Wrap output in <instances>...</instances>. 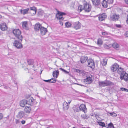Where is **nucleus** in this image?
<instances>
[{"label": "nucleus", "instance_id": "1", "mask_svg": "<svg viewBox=\"0 0 128 128\" xmlns=\"http://www.w3.org/2000/svg\"><path fill=\"white\" fill-rule=\"evenodd\" d=\"M14 35L18 39H19L20 41H22L23 37L21 35V32L18 29H14L12 30Z\"/></svg>", "mask_w": 128, "mask_h": 128}, {"label": "nucleus", "instance_id": "2", "mask_svg": "<svg viewBox=\"0 0 128 128\" xmlns=\"http://www.w3.org/2000/svg\"><path fill=\"white\" fill-rule=\"evenodd\" d=\"M26 100L27 104L31 106H33L37 103L36 100L34 99L32 97H29Z\"/></svg>", "mask_w": 128, "mask_h": 128}, {"label": "nucleus", "instance_id": "3", "mask_svg": "<svg viewBox=\"0 0 128 128\" xmlns=\"http://www.w3.org/2000/svg\"><path fill=\"white\" fill-rule=\"evenodd\" d=\"M15 40L13 43V45L15 47L18 49H20L22 48V46L21 43L22 41H21L19 39Z\"/></svg>", "mask_w": 128, "mask_h": 128}, {"label": "nucleus", "instance_id": "4", "mask_svg": "<svg viewBox=\"0 0 128 128\" xmlns=\"http://www.w3.org/2000/svg\"><path fill=\"white\" fill-rule=\"evenodd\" d=\"M112 82L106 80L103 81H100L98 82V84L100 87H104L111 84Z\"/></svg>", "mask_w": 128, "mask_h": 128}, {"label": "nucleus", "instance_id": "5", "mask_svg": "<svg viewBox=\"0 0 128 128\" xmlns=\"http://www.w3.org/2000/svg\"><path fill=\"white\" fill-rule=\"evenodd\" d=\"M84 8L85 12H89L90 11L92 8L91 5L86 2L84 4Z\"/></svg>", "mask_w": 128, "mask_h": 128}, {"label": "nucleus", "instance_id": "6", "mask_svg": "<svg viewBox=\"0 0 128 128\" xmlns=\"http://www.w3.org/2000/svg\"><path fill=\"white\" fill-rule=\"evenodd\" d=\"M93 5L95 7H100L101 5L100 0H92Z\"/></svg>", "mask_w": 128, "mask_h": 128}, {"label": "nucleus", "instance_id": "7", "mask_svg": "<svg viewBox=\"0 0 128 128\" xmlns=\"http://www.w3.org/2000/svg\"><path fill=\"white\" fill-rule=\"evenodd\" d=\"M120 79L121 80H125L127 81L128 80V74L126 73L125 72H123L122 74H120Z\"/></svg>", "mask_w": 128, "mask_h": 128}, {"label": "nucleus", "instance_id": "8", "mask_svg": "<svg viewBox=\"0 0 128 128\" xmlns=\"http://www.w3.org/2000/svg\"><path fill=\"white\" fill-rule=\"evenodd\" d=\"M88 66L91 68H94L95 64L93 60L90 58L88 60Z\"/></svg>", "mask_w": 128, "mask_h": 128}, {"label": "nucleus", "instance_id": "9", "mask_svg": "<svg viewBox=\"0 0 128 128\" xmlns=\"http://www.w3.org/2000/svg\"><path fill=\"white\" fill-rule=\"evenodd\" d=\"M40 34L42 36H44L45 35L46 32H48V30L46 28H44V27L42 26L41 27L40 30Z\"/></svg>", "mask_w": 128, "mask_h": 128}, {"label": "nucleus", "instance_id": "10", "mask_svg": "<svg viewBox=\"0 0 128 128\" xmlns=\"http://www.w3.org/2000/svg\"><path fill=\"white\" fill-rule=\"evenodd\" d=\"M72 27L76 30L80 28L81 26L80 23L78 22H73L72 23Z\"/></svg>", "mask_w": 128, "mask_h": 128}, {"label": "nucleus", "instance_id": "11", "mask_svg": "<svg viewBox=\"0 0 128 128\" xmlns=\"http://www.w3.org/2000/svg\"><path fill=\"white\" fill-rule=\"evenodd\" d=\"M0 29L3 31L7 30L8 26L5 23L3 22L0 24Z\"/></svg>", "mask_w": 128, "mask_h": 128}, {"label": "nucleus", "instance_id": "12", "mask_svg": "<svg viewBox=\"0 0 128 128\" xmlns=\"http://www.w3.org/2000/svg\"><path fill=\"white\" fill-rule=\"evenodd\" d=\"M107 17L106 14L104 13L99 15L98 16V19L100 21H102L105 19Z\"/></svg>", "mask_w": 128, "mask_h": 128}, {"label": "nucleus", "instance_id": "13", "mask_svg": "<svg viewBox=\"0 0 128 128\" xmlns=\"http://www.w3.org/2000/svg\"><path fill=\"white\" fill-rule=\"evenodd\" d=\"M79 108L80 111H82L84 113L87 112V109L86 107V105L84 104H82L79 106Z\"/></svg>", "mask_w": 128, "mask_h": 128}, {"label": "nucleus", "instance_id": "14", "mask_svg": "<svg viewBox=\"0 0 128 128\" xmlns=\"http://www.w3.org/2000/svg\"><path fill=\"white\" fill-rule=\"evenodd\" d=\"M92 82V80L91 77L90 76L87 77L84 80V82L85 84H90Z\"/></svg>", "mask_w": 128, "mask_h": 128}, {"label": "nucleus", "instance_id": "15", "mask_svg": "<svg viewBox=\"0 0 128 128\" xmlns=\"http://www.w3.org/2000/svg\"><path fill=\"white\" fill-rule=\"evenodd\" d=\"M25 116L24 112L23 111H21L19 112L16 115V117L19 118H24Z\"/></svg>", "mask_w": 128, "mask_h": 128}, {"label": "nucleus", "instance_id": "16", "mask_svg": "<svg viewBox=\"0 0 128 128\" xmlns=\"http://www.w3.org/2000/svg\"><path fill=\"white\" fill-rule=\"evenodd\" d=\"M120 17L119 15L114 14L112 16V21L116 22L118 20Z\"/></svg>", "mask_w": 128, "mask_h": 128}, {"label": "nucleus", "instance_id": "17", "mask_svg": "<svg viewBox=\"0 0 128 128\" xmlns=\"http://www.w3.org/2000/svg\"><path fill=\"white\" fill-rule=\"evenodd\" d=\"M42 25L39 23L36 24L35 25L34 29L36 31H38L40 30L41 27H42Z\"/></svg>", "mask_w": 128, "mask_h": 128}, {"label": "nucleus", "instance_id": "18", "mask_svg": "<svg viewBox=\"0 0 128 128\" xmlns=\"http://www.w3.org/2000/svg\"><path fill=\"white\" fill-rule=\"evenodd\" d=\"M112 47L116 50H118L120 49L119 45L116 42H114L112 44Z\"/></svg>", "mask_w": 128, "mask_h": 128}, {"label": "nucleus", "instance_id": "19", "mask_svg": "<svg viewBox=\"0 0 128 128\" xmlns=\"http://www.w3.org/2000/svg\"><path fill=\"white\" fill-rule=\"evenodd\" d=\"M88 58L87 56H83L81 57L80 60L82 64L85 63L88 60Z\"/></svg>", "mask_w": 128, "mask_h": 128}, {"label": "nucleus", "instance_id": "20", "mask_svg": "<svg viewBox=\"0 0 128 128\" xmlns=\"http://www.w3.org/2000/svg\"><path fill=\"white\" fill-rule=\"evenodd\" d=\"M69 104H68L67 102H65L63 104V106L64 110H67L69 107Z\"/></svg>", "mask_w": 128, "mask_h": 128}, {"label": "nucleus", "instance_id": "21", "mask_svg": "<svg viewBox=\"0 0 128 128\" xmlns=\"http://www.w3.org/2000/svg\"><path fill=\"white\" fill-rule=\"evenodd\" d=\"M22 26L23 28L26 30H28V24L27 22H22Z\"/></svg>", "mask_w": 128, "mask_h": 128}, {"label": "nucleus", "instance_id": "22", "mask_svg": "<svg viewBox=\"0 0 128 128\" xmlns=\"http://www.w3.org/2000/svg\"><path fill=\"white\" fill-rule=\"evenodd\" d=\"M119 66V65L117 63H115L112 65V72L116 71Z\"/></svg>", "mask_w": 128, "mask_h": 128}, {"label": "nucleus", "instance_id": "23", "mask_svg": "<svg viewBox=\"0 0 128 128\" xmlns=\"http://www.w3.org/2000/svg\"><path fill=\"white\" fill-rule=\"evenodd\" d=\"M59 74V71L58 70H56L55 71L53 72L52 75L54 78L56 77V78H57Z\"/></svg>", "mask_w": 128, "mask_h": 128}, {"label": "nucleus", "instance_id": "24", "mask_svg": "<svg viewBox=\"0 0 128 128\" xmlns=\"http://www.w3.org/2000/svg\"><path fill=\"white\" fill-rule=\"evenodd\" d=\"M30 10H33L34 11V12L33 13H31V14L32 16L35 15L37 9L36 8L35 6H33L30 7Z\"/></svg>", "mask_w": 128, "mask_h": 128}, {"label": "nucleus", "instance_id": "25", "mask_svg": "<svg viewBox=\"0 0 128 128\" xmlns=\"http://www.w3.org/2000/svg\"><path fill=\"white\" fill-rule=\"evenodd\" d=\"M20 105L22 107H24L26 104H27L26 100H23L20 102Z\"/></svg>", "mask_w": 128, "mask_h": 128}, {"label": "nucleus", "instance_id": "26", "mask_svg": "<svg viewBox=\"0 0 128 128\" xmlns=\"http://www.w3.org/2000/svg\"><path fill=\"white\" fill-rule=\"evenodd\" d=\"M29 10V9L28 8L24 9L23 10L21 9L20 11V13L21 14H23L24 15L27 14L28 13Z\"/></svg>", "mask_w": 128, "mask_h": 128}, {"label": "nucleus", "instance_id": "27", "mask_svg": "<svg viewBox=\"0 0 128 128\" xmlns=\"http://www.w3.org/2000/svg\"><path fill=\"white\" fill-rule=\"evenodd\" d=\"M108 3L106 1V0H103L101 3L102 6L104 8H106L107 7Z\"/></svg>", "mask_w": 128, "mask_h": 128}, {"label": "nucleus", "instance_id": "28", "mask_svg": "<svg viewBox=\"0 0 128 128\" xmlns=\"http://www.w3.org/2000/svg\"><path fill=\"white\" fill-rule=\"evenodd\" d=\"M31 110V108L28 106H26L24 109V111L27 113H30Z\"/></svg>", "mask_w": 128, "mask_h": 128}, {"label": "nucleus", "instance_id": "29", "mask_svg": "<svg viewBox=\"0 0 128 128\" xmlns=\"http://www.w3.org/2000/svg\"><path fill=\"white\" fill-rule=\"evenodd\" d=\"M118 72L119 74H120L123 72H125L123 68H122L120 67L118 68Z\"/></svg>", "mask_w": 128, "mask_h": 128}, {"label": "nucleus", "instance_id": "30", "mask_svg": "<svg viewBox=\"0 0 128 128\" xmlns=\"http://www.w3.org/2000/svg\"><path fill=\"white\" fill-rule=\"evenodd\" d=\"M81 117L84 120L86 119H88L89 118L88 115L86 114H82L81 115Z\"/></svg>", "mask_w": 128, "mask_h": 128}, {"label": "nucleus", "instance_id": "31", "mask_svg": "<svg viewBox=\"0 0 128 128\" xmlns=\"http://www.w3.org/2000/svg\"><path fill=\"white\" fill-rule=\"evenodd\" d=\"M107 60L106 59H103L101 62L102 66H105L107 64Z\"/></svg>", "mask_w": 128, "mask_h": 128}, {"label": "nucleus", "instance_id": "32", "mask_svg": "<svg viewBox=\"0 0 128 128\" xmlns=\"http://www.w3.org/2000/svg\"><path fill=\"white\" fill-rule=\"evenodd\" d=\"M73 110L74 112H79L80 110L79 106H75L73 107Z\"/></svg>", "mask_w": 128, "mask_h": 128}, {"label": "nucleus", "instance_id": "33", "mask_svg": "<svg viewBox=\"0 0 128 128\" xmlns=\"http://www.w3.org/2000/svg\"><path fill=\"white\" fill-rule=\"evenodd\" d=\"M65 25L66 27L68 28L71 26L72 24L70 22H68L65 23Z\"/></svg>", "mask_w": 128, "mask_h": 128}, {"label": "nucleus", "instance_id": "34", "mask_svg": "<svg viewBox=\"0 0 128 128\" xmlns=\"http://www.w3.org/2000/svg\"><path fill=\"white\" fill-rule=\"evenodd\" d=\"M66 14L64 12L58 11V13L56 14V16H58V15H59V16H62L63 15H65Z\"/></svg>", "mask_w": 128, "mask_h": 128}, {"label": "nucleus", "instance_id": "35", "mask_svg": "<svg viewBox=\"0 0 128 128\" xmlns=\"http://www.w3.org/2000/svg\"><path fill=\"white\" fill-rule=\"evenodd\" d=\"M28 64V65H32L33 64V60L32 59H28L27 60Z\"/></svg>", "mask_w": 128, "mask_h": 128}, {"label": "nucleus", "instance_id": "36", "mask_svg": "<svg viewBox=\"0 0 128 128\" xmlns=\"http://www.w3.org/2000/svg\"><path fill=\"white\" fill-rule=\"evenodd\" d=\"M78 10H80V12H81L82 10H84V6H83L81 5H80L78 6Z\"/></svg>", "mask_w": 128, "mask_h": 128}, {"label": "nucleus", "instance_id": "37", "mask_svg": "<svg viewBox=\"0 0 128 128\" xmlns=\"http://www.w3.org/2000/svg\"><path fill=\"white\" fill-rule=\"evenodd\" d=\"M102 44V42L101 40L99 38L98 40V46H100Z\"/></svg>", "mask_w": 128, "mask_h": 128}, {"label": "nucleus", "instance_id": "38", "mask_svg": "<svg viewBox=\"0 0 128 128\" xmlns=\"http://www.w3.org/2000/svg\"><path fill=\"white\" fill-rule=\"evenodd\" d=\"M38 14L39 16L43 15L44 14V12L43 10H40L38 12Z\"/></svg>", "mask_w": 128, "mask_h": 128}, {"label": "nucleus", "instance_id": "39", "mask_svg": "<svg viewBox=\"0 0 128 128\" xmlns=\"http://www.w3.org/2000/svg\"><path fill=\"white\" fill-rule=\"evenodd\" d=\"M98 124L102 127L105 126V124L104 122H98Z\"/></svg>", "mask_w": 128, "mask_h": 128}, {"label": "nucleus", "instance_id": "40", "mask_svg": "<svg viewBox=\"0 0 128 128\" xmlns=\"http://www.w3.org/2000/svg\"><path fill=\"white\" fill-rule=\"evenodd\" d=\"M56 17L58 19L60 20H64V18L62 17V16H60L59 15H58V16H56Z\"/></svg>", "mask_w": 128, "mask_h": 128}, {"label": "nucleus", "instance_id": "41", "mask_svg": "<svg viewBox=\"0 0 128 128\" xmlns=\"http://www.w3.org/2000/svg\"><path fill=\"white\" fill-rule=\"evenodd\" d=\"M56 80L54 78H52L50 79V82L54 83L56 82Z\"/></svg>", "mask_w": 128, "mask_h": 128}, {"label": "nucleus", "instance_id": "42", "mask_svg": "<svg viewBox=\"0 0 128 128\" xmlns=\"http://www.w3.org/2000/svg\"><path fill=\"white\" fill-rule=\"evenodd\" d=\"M59 69L61 70L66 74H68L69 73L66 70L62 68H60Z\"/></svg>", "mask_w": 128, "mask_h": 128}, {"label": "nucleus", "instance_id": "43", "mask_svg": "<svg viewBox=\"0 0 128 128\" xmlns=\"http://www.w3.org/2000/svg\"><path fill=\"white\" fill-rule=\"evenodd\" d=\"M120 90H122V91H125L126 92H128V90L127 89L124 88H120Z\"/></svg>", "mask_w": 128, "mask_h": 128}, {"label": "nucleus", "instance_id": "44", "mask_svg": "<svg viewBox=\"0 0 128 128\" xmlns=\"http://www.w3.org/2000/svg\"><path fill=\"white\" fill-rule=\"evenodd\" d=\"M112 123L111 122L108 124V126L106 128H112Z\"/></svg>", "mask_w": 128, "mask_h": 128}, {"label": "nucleus", "instance_id": "45", "mask_svg": "<svg viewBox=\"0 0 128 128\" xmlns=\"http://www.w3.org/2000/svg\"><path fill=\"white\" fill-rule=\"evenodd\" d=\"M114 26L117 28H120L122 26L120 24H114Z\"/></svg>", "mask_w": 128, "mask_h": 128}, {"label": "nucleus", "instance_id": "46", "mask_svg": "<svg viewBox=\"0 0 128 128\" xmlns=\"http://www.w3.org/2000/svg\"><path fill=\"white\" fill-rule=\"evenodd\" d=\"M106 2L108 4H112V0H107Z\"/></svg>", "mask_w": 128, "mask_h": 128}, {"label": "nucleus", "instance_id": "47", "mask_svg": "<svg viewBox=\"0 0 128 128\" xmlns=\"http://www.w3.org/2000/svg\"><path fill=\"white\" fill-rule=\"evenodd\" d=\"M124 36L126 37H128V31L126 32L124 34Z\"/></svg>", "mask_w": 128, "mask_h": 128}, {"label": "nucleus", "instance_id": "48", "mask_svg": "<svg viewBox=\"0 0 128 128\" xmlns=\"http://www.w3.org/2000/svg\"><path fill=\"white\" fill-rule=\"evenodd\" d=\"M16 124H18L20 123V122L19 120L17 119L16 120Z\"/></svg>", "mask_w": 128, "mask_h": 128}, {"label": "nucleus", "instance_id": "49", "mask_svg": "<svg viewBox=\"0 0 128 128\" xmlns=\"http://www.w3.org/2000/svg\"><path fill=\"white\" fill-rule=\"evenodd\" d=\"M3 117V115L2 113H0V120L2 119Z\"/></svg>", "mask_w": 128, "mask_h": 128}, {"label": "nucleus", "instance_id": "50", "mask_svg": "<svg viewBox=\"0 0 128 128\" xmlns=\"http://www.w3.org/2000/svg\"><path fill=\"white\" fill-rule=\"evenodd\" d=\"M116 114L114 112H112V116L114 117H116Z\"/></svg>", "mask_w": 128, "mask_h": 128}, {"label": "nucleus", "instance_id": "51", "mask_svg": "<svg viewBox=\"0 0 128 128\" xmlns=\"http://www.w3.org/2000/svg\"><path fill=\"white\" fill-rule=\"evenodd\" d=\"M126 23L128 24V14L126 16Z\"/></svg>", "mask_w": 128, "mask_h": 128}, {"label": "nucleus", "instance_id": "52", "mask_svg": "<svg viewBox=\"0 0 128 128\" xmlns=\"http://www.w3.org/2000/svg\"><path fill=\"white\" fill-rule=\"evenodd\" d=\"M21 123L23 124H24L26 122V121L24 120H22L21 122Z\"/></svg>", "mask_w": 128, "mask_h": 128}, {"label": "nucleus", "instance_id": "53", "mask_svg": "<svg viewBox=\"0 0 128 128\" xmlns=\"http://www.w3.org/2000/svg\"><path fill=\"white\" fill-rule=\"evenodd\" d=\"M104 47L105 49H107V47H108V45L106 44H105L104 45Z\"/></svg>", "mask_w": 128, "mask_h": 128}, {"label": "nucleus", "instance_id": "54", "mask_svg": "<svg viewBox=\"0 0 128 128\" xmlns=\"http://www.w3.org/2000/svg\"><path fill=\"white\" fill-rule=\"evenodd\" d=\"M43 80L46 82H50V80Z\"/></svg>", "mask_w": 128, "mask_h": 128}, {"label": "nucleus", "instance_id": "55", "mask_svg": "<svg viewBox=\"0 0 128 128\" xmlns=\"http://www.w3.org/2000/svg\"><path fill=\"white\" fill-rule=\"evenodd\" d=\"M76 72H78V73H79L80 72V70H76Z\"/></svg>", "mask_w": 128, "mask_h": 128}, {"label": "nucleus", "instance_id": "56", "mask_svg": "<svg viewBox=\"0 0 128 128\" xmlns=\"http://www.w3.org/2000/svg\"><path fill=\"white\" fill-rule=\"evenodd\" d=\"M125 3L128 4V0H125Z\"/></svg>", "mask_w": 128, "mask_h": 128}, {"label": "nucleus", "instance_id": "57", "mask_svg": "<svg viewBox=\"0 0 128 128\" xmlns=\"http://www.w3.org/2000/svg\"><path fill=\"white\" fill-rule=\"evenodd\" d=\"M102 34L103 35H105L106 34V33L105 32H104L102 33Z\"/></svg>", "mask_w": 128, "mask_h": 128}, {"label": "nucleus", "instance_id": "58", "mask_svg": "<svg viewBox=\"0 0 128 128\" xmlns=\"http://www.w3.org/2000/svg\"><path fill=\"white\" fill-rule=\"evenodd\" d=\"M108 46L110 48H111L112 46V44H108Z\"/></svg>", "mask_w": 128, "mask_h": 128}, {"label": "nucleus", "instance_id": "59", "mask_svg": "<svg viewBox=\"0 0 128 128\" xmlns=\"http://www.w3.org/2000/svg\"><path fill=\"white\" fill-rule=\"evenodd\" d=\"M60 25H61L62 26L63 24L62 23V22H60Z\"/></svg>", "mask_w": 128, "mask_h": 128}, {"label": "nucleus", "instance_id": "60", "mask_svg": "<svg viewBox=\"0 0 128 128\" xmlns=\"http://www.w3.org/2000/svg\"><path fill=\"white\" fill-rule=\"evenodd\" d=\"M4 88L6 89L8 88V87L7 86H5L4 87Z\"/></svg>", "mask_w": 128, "mask_h": 128}, {"label": "nucleus", "instance_id": "61", "mask_svg": "<svg viewBox=\"0 0 128 128\" xmlns=\"http://www.w3.org/2000/svg\"><path fill=\"white\" fill-rule=\"evenodd\" d=\"M71 100H69L68 102V103L69 104H70L71 102Z\"/></svg>", "mask_w": 128, "mask_h": 128}, {"label": "nucleus", "instance_id": "62", "mask_svg": "<svg viewBox=\"0 0 128 128\" xmlns=\"http://www.w3.org/2000/svg\"><path fill=\"white\" fill-rule=\"evenodd\" d=\"M108 47H107V49H109L110 48L109 47V46H108Z\"/></svg>", "mask_w": 128, "mask_h": 128}, {"label": "nucleus", "instance_id": "63", "mask_svg": "<svg viewBox=\"0 0 128 128\" xmlns=\"http://www.w3.org/2000/svg\"><path fill=\"white\" fill-rule=\"evenodd\" d=\"M78 84L79 85H80L81 86H83V85H82L81 84Z\"/></svg>", "mask_w": 128, "mask_h": 128}, {"label": "nucleus", "instance_id": "64", "mask_svg": "<svg viewBox=\"0 0 128 128\" xmlns=\"http://www.w3.org/2000/svg\"><path fill=\"white\" fill-rule=\"evenodd\" d=\"M72 128H77L76 127H74Z\"/></svg>", "mask_w": 128, "mask_h": 128}]
</instances>
